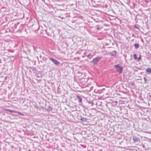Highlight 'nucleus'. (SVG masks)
<instances>
[{"mask_svg":"<svg viewBox=\"0 0 151 151\" xmlns=\"http://www.w3.org/2000/svg\"><path fill=\"white\" fill-rule=\"evenodd\" d=\"M133 140L135 142H137L139 141V139L136 137H133Z\"/></svg>","mask_w":151,"mask_h":151,"instance_id":"obj_5","label":"nucleus"},{"mask_svg":"<svg viewBox=\"0 0 151 151\" xmlns=\"http://www.w3.org/2000/svg\"><path fill=\"white\" fill-rule=\"evenodd\" d=\"M101 59V57L98 56L93 58L92 60L90 61V63H93L94 65H96Z\"/></svg>","mask_w":151,"mask_h":151,"instance_id":"obj_1","label":"nucleus"},{"mask_svg":"<svg viewBox=\"0 0 151 151\" xmlns=\"http://www.w3.org/2000/svg\"><path fill=\"white\" fill-rule=\"evenodd\" d=\"M141 59V55H140L139 58H138L137 59L139 60H140Z\"/></svg>","mask_w":151,"mask_h":151,"instance_id":"obj_14","label":"nucleus"},{"mask_svg":"<svg viewBox=\"0 0 151 151\" xmlns=\"http://www.w3.org/2000/svg\"><path fill=\"white\" fill-rule=\"evenodd\" d=\"M114 67L116 69L117 71H119V73H121L123 70V68L122 67L119 65H115Z\"/></svg>","mask_w":151,"mask_h":151,"instance_id":"obj_3","label":"nucleus"},{"mask_svg":"<svg viewBox=\"0 0 151 151\" xmlns=\"http://www.w3.org/2000/svg\"><path fill=\"white\" fill-rule=\"evenodd\" d=\"M81 120L83 122H85L87 121V119L84 118H81Z\"/></svg>","mask_w":151,"mask_h":151,"instance_id":"obj_11","label":"nucleus"},{"mask_svg":"<svg viewBox=\"0 0 151 151\" xmlns=\"http://www.w3.org/2000/svg\"><path fill=\"white\" fill-rule=\"evenodd\" d=\"M134 58L135 59H137V57L136 55V54H134Z\"/></svg>","mask_w":151,"mask_h":151,"instance_id":"obj_13","label":"nucleus"},{"mask_svg":"<svg viewBox=\"0 0 151 151\" xmlns=\"http://www.w3.org/2000/svg\"><path fill=\"white\" fill-rule=\"evenodd\" d=\"M19 32H22V31H21V30L20 29H19Z\"/></svg>","mask_w":151,"mask_h":151,"instance_id":"obj_19","label":"nucleus"},{"mask_svg":"<svg viewBox=\"0 0 151 151\" xmlns=\"http://www.w3.org/2000/svg\"><path fill=\"white\" fill-rule=\"evenodd\" d=\"M43 108L45 111H50L52 109V108L50 106H48L46 107H43Z\"/></svg>","mask_w":151,"mask_h":151,"instance_id":"obj_4","label":"nucleus"},{"mask_svg":"<svg viewBox=\"0 0 151 151\" xmlns=\"http://www.w3.org/2000/svg\"><path fill=\"white\" fill-rule=\"evenodd\" d=\"M19 115L23 116L24 115V114L19 112Z\"/></svg>","mask_w":151,"mask_h":151,"instance_id":"obj_15","label":"nucleus"},{"mask_svg":"<svg viewBox=\"0 0 151 151\" xmlns=\"http://www.w3.org/2000/svg\"><path fill=\"white\" fill-rule=\"evenodd\" d=\"M134 46L136 49H137L139 47V44L137 43H135L134 44Z\"/></svg>","mask_w":151,"mask_h":151,"instance_id":"obj_9","label":"nucleus"},{"mask_svg":"<svg viewBox=\"0 0 151 151\" xmlns=\"http://www.w3.org/2000/svg\"><path fill=\"white\" fill-rule=\"evenodd\" d=\"M23 17H24V15H23V14H22V19Z\"/></svg>","mask_w":151,"mask_h":151,"instance_id":"obj_18","label":"nucleus"},{"mask_svg":"<svg viewBox=\"0 0 151 151\" xmlns=\"http://www.w3.org/2000/svg\"><path fill=\"white\" fill-rule=\"evenodd\" d=\"M77 97L78 100V102L80 103L82 102V99L79 96H77Z\"/></svg>","mask_w":151,"mask_h":151,"instance_id":"obj_8","label":"nucleus"},{"mask_svg":"<svg viewBox=\"0 0 151 151\" xmlns=\"http://www.w3.org/2000/svg\"><path fill=\"white\" fill-rule=\"evenodd\" d=\"M144 79L145 81V82L144 83H145L147 82V78L145 77H144Z\"/></svg>","mask_w":151,"mask_h":151,"instance_id":"obj_12","label":"nucleus"},{"mask_svg":"<svg viewBox=\"0 0 151 151\" xmlns=\"http://www.w3.org/2000/svg\"><path fill=\"white\" fill-rule=\"evenodd\" d=\"M116 51L114 50L112 52H111L110 54L113 56H115L116 54Z\"/></svg>","mask_w":151,"mask_h":151,"instance_id":"obj_6","label":"nucleus"},{"mask_svg":"<svg viewBox=\"0 0 151 151\" xmlns=\"http://www.w3.org/2000/svg\"><path fill=\"white\" fill-rule=\"evenodd\" d=\"M87 56L89 58L91 59L93 57V55H91V54H89Z\"/></svg>","mask_w":151,"mask_h":151,"instance_id":"obj_10","label":"nucleus"},{"mask_svg":"<svg viewBox=\"0 0 151 151\" xmlns=\"http://www.w3.org/2000/svg\"><path fill=\"white\" fill-rule=\"evenodd\" d=\"M7 111H10V112H11V110H9V109H8L7 110Z\"/></svg>","mask_w":151,"mask_h":151,"instance_id":"obj_16","label":"nucleus"},{"mask_svg":"<svg viewBox=\"0 0 151 151\" xmlns=\"http://www.w3.org/2000/svg\"><path fill=\"white\" fill-rule=\"evenodd\" d=\"M49 59L56 65H58L60 64V62L52 58L49 57Z\"/></svg>","mask_w":151,"mask_h":151,"instance_id":"obj_2","label":"nucleus"},{"mask_svg":"<svg viewBox=\"0 0 151 151\" xmlns=\"http://www.w3.org/2000/svg\"><path fill=\"white\" fill-rule=\"evenodd\" d=\"M146 71L147 72H148L149 73H151V68H147L146 70Z\"/></svg>","mask_w":151,"mask_h":151,"instance_id":"obj_7","label":"nucleus"},{"mask_svg":"<svg viewBox=\"0 0 151 151\" xmlns=\"http://www.w3.org/2000/svg\"><path fill=\"white\" fill-rule=\"evenodd\" d=\"M134 27L135 28H137V27H136V25H135Z\"/></svg>","mask_w":151,"mask_h":151,"instance_id":"obj_17","label":"nucleus"}]
</instances>
